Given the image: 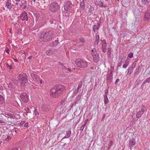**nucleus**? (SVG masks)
I'll list each match as a JSON object with an SVG mask.
<instances>
[{
    "instance_id": "1",
    "label": "nucleus",
    "mask_w": 150,
    "mask_h": 150,
    "mask_svg": "<svg viewBox=\"0 0 150 150\" xmlns=\"http://www.w3.org/2000/svg\"><path fill=\"white\" fill-rule=\"evenodd\" d=\"M64 88V87L62 85H56L51 90L50 95L54 98L60 96L62 94Z\"/></svg>"
},
{
    "instance_id": "2",
    "label": "nucleus",
    "mask_w": 150,
    "mask_h": 150,
    "mask_svg": "<svg viewBox=\"0 0 150 150\" xmlns=\"http://www.w3.org/2000/svg\"><path fill=\"white\" fill-rule=\"evenodd\" d=\"M53 37L52 32L49 31L46 32L44 33H41L39 35V40L42 42H47L51 40Z\"/></svg>"
},
{
    "instance_id": "3",
    "label": "nucleus",
    "mask_w": 150,
    "mask_h": 150,
    "mask_svg": "<svg viewBox=\"0 0 150 150\" xmlns=\"http://www.w3.org/2000/svg\"><path fill=\"white\" fill-rule=\"evenodd\" d=\"M75 63L78 67L82 68L86 67L90 64L89 63L81 59H76L75 61Z\"/></svg>"
},
{
    "instance_id": "4",
    "label": "nucleus",
    "mask_w": 150,
    "mask_h": 150,
    "mask_svg": "<svg viewBox=\"0 0 150 150\" xmlns=\"http://www.w3.org/2000/svg\"><path fill=\"white\" fill-rule=\"evenodd\" d=\"M60 8L59 5L56 2H54L50 4L49 7V10L53 12L57 11Z\"/></svg>"
},
{
    "instance_id": "5",
    "label": "nucleus",
    "mask_w": 150,
    "mask_h": 150,
    "mask_svg": "<svg viewBox=\"0 0 150 150\" xmlns=\"http://www.w3.org/2000/svg\"><path fill=\"white\" fill-rule=\"evenodd\" d=\"M17 81L19 82L21 81L25 83H27L28 81L27 75L23 73L20 74L18 77V79Z\"/></svg>"
},
{
    "instance_id": "6",
    "label": "nucleus",
    "mask_w": 150,
    "mask_h": 150,
    "mask_svg": "<svg viewBox=\"0 0 150 150\" xmlns=\"http://www.w3.org/2000/svg\"><path fill=\"white\" fill-rule=\"evenodd\" d=\"M91 54L93 57V61L95 63L98 62L100 58L99 54L97 53L96 49H92Z\"/></svg>"
},
{
    "instance_id": "7",
    "label": "nucleus",
    "mask_w": 150,
    "mask_h": 150,
    "mask_svg": "<svg viewBox=\"0 0 150 150\" xmlns=\"http://www.w3.org/2000/svg\"><path fill=\"white\" fill-rule=\"evenodd\" d=\"M72 5V3L70 1H66L64 3V9L67 11H69L71 9Z\"/></svg>"
},
{
    "instance_id": "8",
    "label": "nucleus",
    "mask_w": 150,
    "mask_h": 150,
    "mask_svg": "<svg viewBox=\"0 0 150 150\" xmlns=\"http://www.w3.org/2000/svg\"><path fill=\"white\" fill-rule=\"evenodd\" d=\"M20 17V19L23 21L25 20L26 21H28V18L27 16V14L26 12L24 11L21 13L19 17H18V18H19Z\"/></svg>"
},
{
    "instance_id": "9",
    "label": "nucleus",
    "mask_w": 150,
    "mask_h": 150,
    "mask_svg": "<svg viewBox=\"0 0 150 150\" xmlns=\"http://www.w3.org/2000/svg\"><path fill=\"white\" fill-rule=\"evenodd\" d=\"M20 97L24 102L26 103L28 101V97L27 94L24 93H22L20 95Z\"/></svg>"
},
{
    "instance_id": "10",
    "label": "nucleus",
    "mask_w": 150,
    "mask_h": 150,
    "mask_svg": "<svg viewBox=\"0 0 150 150\" xmlns=\"http://www.w3.org/2000/svg\"><path fill=\"white\" fill-rule=\"evenodd\" d=\"M150 19V11L148 10L145 13V15L144 18V21H146Z\"/></svg>"
},
{
    "instance_id": "11",
    "label": "nucleus",
    "mask_w": 150,
    "mask_h": 150,
    "mask_svg": "<svg viewBox=\"0 0 150 150\" xmlns=\"http://www.w3.org/2000/svg\"><path fill=\"white\" fill-rule=\"evenodd\" d=\"M56 50L55 49H51L46 51L45 53L47 55L50 56L52 55Z\"/></svg>"
},
{
    "instance_id": "12",
    "label": "nucleus",
    "mask_w": 150,
    "mask_h": 150,
    "mask_svg": "<svg viewBox=\"0 0 150 150\" xmlns=\"http://www.w3.org/2000/svg\"><path fill=\"white\" fill-rule=\"evenodd\" d=\"M136 141L134 139L132 138L130 139L128 144L130 147V149L132 148L136 144Z\"/></svg>"
},
{
    "instance_id": "13",
    "label": "nucleus",
    "mask_w": 150,
    "mask_h": 150,
    "mask_svg": "<svg viewBox=\"0 0 150 150\" xmlns=\"http://www.w3.org/2000/svg\"><path fill=\"white\" fill-rule=\"evenodd\" d=\"M144 110L145 109L142 108L140 111L137 112L136 115L137 117L138 118L140 117L144 113Z\"/></svg>"
},
{
    "instance_id": "14",
    "label": "nucleus",
    "mask_w": 150,
    "mask_h": 150,
    "mask_svg": "<svg viewBox=\"0 0 150 150\" xmlns=\"http://www.w3.org/2000/svg\"><path fill=\"white\" fill-rule=\"evenodd\" d=\"M6 5L7 8L11 9L12 8L11 0H7Z\"/></svg>"
},
{
    "instance_id": "15",
    "label": "nucleus",
    "mask_w": 150,
    "mask_h": 150,
    "mask_svg": "<svg viewBox=\"0 0 150 150\" xmlns=\"http://www.w3.org/2000/svg\"><path fill=\"white\" fill-rule=\"evenodd\" d=\"M42 109L43 110L47 111L50 109V107L47 105H43L41 106Z\"/></svg>"
},
{
    "instance_id": "16",
    "label": "nucleus",
    "mask_w": 150,
    "mask_h": 150,
    "mask_svg": "<svg viewBox=\"0 0 150 150\" xmlns=\"http://www.w3.org/2000/svg\"><path fill=\"white\" fill-rule=\"evenodd\" d=\"M100 23H98L97 25H95L93 27V30L94 33L96 32V30H98V29L99 27Z\"/></svg>"
},
{
    "instance_id": "17",
    "label": "nucleus",
    "mask_w": 150,
    "mask_h": 150,
    "mask_svg": "<svg viewBox=\"0 0 150 150\" xmlns=\"http://www.w3.org/2000/svg\"><path fill=\"white\" fill-rule=\"evenodd\" d=\"M30 76L31 77L33 78V79L34 80L36 81L38 79V75L33 73H32L30 74Z\"/></svg>"
},
{
    "instance_id": "18",
    "label": "nucleus",
    "mask_w": 150,
    "mask_h": 150,
    "mask_svg": "<svg viewBox=\"0 0 150 150\" xmlns=\"http://www.w3.org/2000/svg\"><path fill=\"white\" fill-rule=\"evenodd\" d=\"M71 134V132L70 130L69 131H67L66 132V135L62 139L69 138L70 137Z\"/></svg>"
},
{
    "instance_id": "19",
    "label": "nucleus",
    "mask_w": 150,
    "mask_h": 150,
    "mask_svg": "<svg viewBox=\"0 0 150 150\" xmlns=\"http://www.w3.org/2000/svg\"><path fill=\"white\" fill-rule=\"evenodd\" d=\"M81 97L80 96H78L76 98V100L75 102V105L77 104H79L81 102Z\"/></svg>"
},
{
    "instance_id": "20",
    "label": "nucleus",
    "mask_w": 150,
    "mask_h": 150,
    "mask_svg": "<svg viewBox=\"0 0 150 150\" xmlns=\"http://www.w3.org/2000/svg\"><path fill=\"white\" fill-rule=\"evenodd\" d=\"M84 2V0H83L81 2L80 4V7L83 10H84L85 8V5Z\"/></svg>"
},
{
    "instance_id": "21",
    "label": "nucleus",
    "mask_w": 150,
    "mask_h": 150,
    "mask_svg": "<svg viewBox=\"0 0 150 150\" xmlns=\"http://www.w3.org/2000/svg\"><path fill=\"white\" fill-rule=\"evenodd\" d=\"M104 101L105 104H107L109 102L108 100L107 97V95L105 94L104 96Z\"/></svg>"
},
{
    "instance_id": "22",
    "label": "nucleus",
    "mask_w": 150,
    "mask_h": 150,
    "mask_svg": "<svg viewBox=\"0 0 150 150\" xmlns=\"http://www.w3.org/2000/svg\"><path fill=\"white\" fill-rule=\"evenodd\" d=\"M133 68L132 67L130 66L128 68V72H127V75H130L132 72V70H133Z\"/></svg>"
},
{
    "instance_id": "23",
    "label": "nucleus",
    "mask_w": 150,
    "mask_h": 150,
    "mask_svg": "<svg viewBox=\"0 0 150 150\" xmlns=\"http://www.w3.org/2000/svg\"><path fill=\"white\" fill-rule=\"evenodd\" d=\"M99 39V35H96V40L94 42V44L95 45H97L98 43V41Z\"/></svg>"
},
{
    "instance_id": "24",
    "label": "nucleus",
    "mask_w": 150,
    "mask_h": 150,
    "mask_svg": "<svg viewBox=\"0 0 150 150\" xmlns=\"http://www.w3.org/2000/svg\"><path fill=\"white\" fill-rule=\"evenodd\" d=\"M27 3L26 1L24 0L22 2V4L24 6L23 7V9H25L27 7L26 5L27 4Z\"/></svg>"
},
{
    "instance_id": "25",
    "label": "nucleus",
    "mask_w": 150,
    "mask_h": 150,
    "mask_svg": "<svg viewBox=\"0 0 150 150\" xmlns=\"http://www.w3.org/2000/svg\"><path fill=\"white\" fill-rule=\"evenodd\" d=\"M24 110L26 112V115H27V113H31V111L30 110V108L28 107H25L24 108Z\"/></svg>"
},
{
    "instance_id": "26",
    "label": "nucleus",
    "mask_w": 150,
    "mask_h": 150,
    "mask_svg": "<svg viewBox=\"0 0 150 150\" xmlns=\"http://www.w3.org/2000/svg\"><path fill=\"white\" fill-rule=\"evenodd\" d=\"M140 80H137L136 81L134 84V88L137 87V86L139 84V82H140Z\"/></svg>"
},
{
    "instance_id": "27",
    "label": "nucleus",
    "mask_w": 150,
    "mask_h": 150,
    "mask_svg": "<svg viewBox=\"0 0 150 150\" xmlns=\"http://www.w3.org/2000/svg\"><path fill=\"white\" fill-rule=\"evenodd\" d=\"M111 48H108L107 49V54L108 57H110L111 54Z\"/></svg>"
},
{
    "instance_id": "28",
    "label": "nucleus",
    "mask_w": 150,
    "mask_h": 150,
    "mask_svg": "<svg viewBox=\"0 0 150 150\" xmlns=\"http://www.w3.org/2000/svg\"><path fill=\"white\" fill-rule=\"evenodd\" d=\"M124 61L123 60H118V63L117 64V67H120L122 65V63Z\"/></svg>"
},
{
    "instance_id": "29",
    "label": "nucleus",
    "mask_w": 150,
    "mask_h": 150,
    "mask_svg": "<svg viewBox=\"0 0 150 150\" xmlns=\"http://www.w3.org/2000/svg\"><path fill=\"white\" fill-rule=\"evenodd\" d=\"M82 83L81 82H80L78 86V87L77 88V90H78V91H79V92H80L81 90V88L82 87Z\"/></svg>"
},
{
    "instance_id": "30",
    "label": "nucleus",
    "mask_w": 150,
    "mask_h": 150,
    "mask_svg": "<svg viewBox=\"0 0 150 150\" xmlns=\"http://www.w3.org/2000/svg\"><path fill=\"white\" fill-rule=\"evenodd\" d=\"M143 4L145 5H148L150 3V0H142Z\"/></svg>"
},
{
    "instance_id": "31",
    "label": "nucleus",
    "mask_w": 150,
    "mask_h": 150,
    "mask_svg": "<svg viewBox=\"0 0 150 150\" xmlns=\"http://www.w3.org/2000/svg\"><path fill=\"white\" fill-rule=\"evenodd\" d=\"M101 49L102 50L103 52L104 53L105 52L107 49L106 46H102Z\"/></svg>"
},
{
    "instance_id": "32",
    "label": "nucleus",
    "mask_w": 150,
    "mask_h": 150,
    "mask_svg": "<svg viewBox=\"0 0 150 150\" xmlns=\"http://www.w3.org/2000/svg\"><path fill=\"white\" fill-rule=\"evenodd\" d=\"M4 102V98L0 95V103L2 104Z\"/></svg>"
},
{
    "instance_id": "33",
    "label": "nucleus",
    "mask_w": 150,
    "mask_h": 150,
    "mask_svg": "<svg viewBox=\"0 0 150 150\" xmlns=\"http://www.w3.org/2000/svg\"><path fill=\"white\" fill-rule=\"evenodd\" d=\"M102 46H107L106 41L105 40H101Z\"/></svg>"
},
{
    "instance_id": "34",
    "label": "nucleus",
    "mask_w": 150,
    "mask_h": 150,
    "mask_svg": "<svg viewBox=\"0 0 150 150\" xmlns=\"http://www.w3.org/2000/svg\"><path fill=\"white\" fill-rule=\"evenodd\" d=\"M36 83L37 84H39V82L40 83V84H42V80L41 79H40L39 78L38 79V80L36 81Z\"/></svg>"
},
{
    "instance_id": "35",
    "label": "nucleus",
    "mask_w": 150,
    "mask_h": 150,
    "mask_svg": "<svg viewBox=\"0 0 150 150\" xmlns=\"http://www.w3.org/2000/svg\"><path fill=\"white\" fill-rule=\"evenodd\" d=\"M138 60H135L134 62L132 64V65L130 66L131 67H132V68L134 67L136 65V64L138 61Z\"/></svg>"
},
{
    "instance_id": "36",
    "label": "nucleus",
    "mask_w": 150,
    "mask_h": 150,
    "mask_svg": "<svg viewBox=\"0 0 150 150\" xmlns=\"http://www.w3.org/2000/svg\"><path fill=\"white\" fill-rule=\"evenodd\" d=\"M125 58V57L124 56H123L122 55H120L119 57V60H123L124 61Z\"/></svg>"
},
{
    "instance_id": "37",
    "label": "nucleus",
    "mask_w": 150,
    "mask_h": 150,
    "mask_svg": "<svg viewBox=\"0 0 150 150\" xmlns=\"http://www.w3.org/2000/svg\"><path fill=\"white\" fill-rule=\"evenodd\" d=\"M112 74L111 73H110V75H109V79L110 80V82H111L112 81L113 77H112Z\"/></svg>"
},
{
    "instance_id": "38",
    "label": "nucleus",
    "mask_w": 150,
    "mask_h": 150,
    "mask_svg": "<svg viewBox=\"0 0 150 150\" xmlns=\"http://www.w3.org/2000/svg\"><path fill=\"white\" fill-rule=\"evenodd\" d=\"M48 2H44L43 4V5L44 6V8H46L48 6Z\"/></svg>"
},
{
    "instance_id": "39",
    "label": "nucleus",
    "mask_w": 150,
    "mask_h": 150,
    "mask_svg": "<svg viewBox=\"0 0 150 150\" xmlns=\"http://www.w3.org/2000/svg\"><path fill=\"white\" fill-rule=\"evenodd\" d=\"M133 53L132 52H131L128 55V57L129 58H131L133 57Z\"/></svg>"
},
{
    "instance_id": "40",
    "label": "nucleus",
    "mask_w": 150,
    "mask_h": 150,
    "mask_svg": "<svg viewBox=\"0 0 150 150\" xmlns=\"http://www.w3.org/2000/svg\"><path fill=\"white\" fill-rule=\"evenodd\" d=\"M53 43V45L54 46L56 45L58 43V41L57 40H56L52 42Z\"/></svg>"
},
{
    "instance_id": "41",
    "label": "nucleus",
    "mask_w": 150,
    "mask_h": 150,
    "mask_svg": "<svg viewBox=\"0 0 150 150\" xmlns=\"http://www.w3.org/2000/svg\"><path fill=\"white\" fill-rule=\"evenodd\" d=\"M65 98H63L62 99L60 103L61 105H63L64 103L65 100Z\"/></svg>"
},
{
    "instance_id": "42",
    "label": "nucleus",
    "mask_w": 150,
    "mask_h": 150,
    "mask_svg": "<svg viewBox=\"0 0 150 150\" xmlns=\"http://www.w3.org/2000/svg\"><path fill=\"white\" fill-rule=\"evenodd\" d=\"M79 40L80 42H85V40H84V38L82 37L80 38Z\"/></svg>"
},
{
    "instance_id": "43",
    "label": "nucleus",
    "mask_w": 150,
    "mask_h": 150,
    "mask_svg": "<svg viewBox=\"0 0 150 150\" xmlns=\"http://www.w3.org/2000/svg\"><path fill=\"white\" fill-rule=\"evenodd\" d=\"M7 67L8 69H12V67L11 65H9L8 63L6 64Z\"/></svg>"
},
{
    "instance_id": "44",
    "label": "nucleus",
    "mask_w": 150,
    "mask_h": 150,
    "mask_svg": "<svg viewBox=\"0 0 150 150\" xmlns=\"http://www.w3.org/2000/svg\"><path fill=\"white\" fill-rule=\"evenodd\" d=\"M85 125H83L81 126L80 127V130L81 132L82 131H83L84 127H85Z\"/></svg>"
},
{
    "instance_id": "45",
    "label": "nucleus",
    "mask_w": 150,
    "mask_h": 150,
    "mask_svg": "<svg viewBox=\"0 0 150 150\" xmlns=\"http://www.w3.org/2000/svg\"><path fill=\"white\" fill-rule=\"evenodd\" d=\"M6 115L11 117H13V115L10 113H8L7 114H6Z\"/></svg>"
},
{
    "instance_id": "46",
    "label": "nucleus",
    "mask_w": 150,
    "mask_h": 150,
    "mask_svg": "<svg viewBox=\"0 0 150 150\" xmlns=\"http://www.w3.org/2000/svg\"><path fill=\"white\" fill-rule=\"evenodd\" d=\"M145 80L146 82L149 83L150 82V77L147 78Z\"/></svg>"
},
{
    "instance_id": "47",
    "label": "nucleus",
    "mask_w": 150,
    "mask_h": 150,
    "mask_svg": "<svg viewBox=\"0 0 150 150\" xmlns=\"http://www.w3.org/2000/svg\"><path fill=\"white\" fill-rule=\"evenodd\" d=\"M11 139V137L10 136H7V137L6 138L5 140L6 141L8 142V141L9 140Z\"/></svg>"
},
{
    "instance_id": "48",
    "label": "nucleus",
    "mask_w": 150,
    "mask_h": 150,
    "mask_svg": "<svg viewBox=\"0 0 150 150\" xmlns=\"http://www.w3.org/2000/svg\"><path fill=\"white\" fill-rule=\"evenodd\" d=\"M111 69H110V73H111L112 74H113V73L114 71V67H112V66H111Z\"/></svg>"
},
{
    "instance_id": "49",
    "label": "nucleus",
    "mask_w": 150,
    "mask_h": 150,
    "mask_svg": "<svg viewBox=\"0 0 150 150\" xmlns=\"http://www.w3.org/2000/svg\"><path fill=\"white\" fill-rule=\"evenodd\" d=\"M99 6L100 7H102L103 6V4L102 1H100L99 2Z\"/></svg>"
},
{
    "instance_id": "50",
    "label": "nucleus",
    "mask_w": 150,
    "mask_h": 150,
    "mask_svg": "<svg viewBox=\"0 0 150 150\" xmlns=\"http://www.w3.org/2000/svg\"><path fill=\"white\" fill-rule=\"evenodd\" d=\"M34 111L35 112V115H39L38 112L37 111V109L36 108H34Z\"/></svg>"
},
{
    "instance_id": "51",
    "label": "nucleus",
    "mask_w": 150,
    "mask_h": 150,
    "mask_svg": "<svg viewBox=\"0 0 150 150\" xmlns=\"http://www.w3.org/2000/svg\"><path fill=\"white\" fill-rule=\"evenodd\" d=\"M79 91L78 90H77V89H75L74 91V93L75 94H76L78 92H79Z\"/></svg>"
},
{
    "instance_id": "52",
    "label": "nucleus",
    "mask_w": 150,
    "mask_h": 150,
    "mask_svg": "<svg viewBox=\"0 0 150 150\" xmlns=\"http://www.w3.org/2000/svg\"><path fill=\"white\" fill-rule=\"evenodd\" d=\"M128 66H127V65H126V64H124L123 65V66H122V68H126Z\"/></svg>"
},
{
    "instance_id": "53",
    "label": "nucleus",
    "mask_w": 150,
    "mask_h": 150,
    "mask_svg": "<svg viewBox=\"0 0 150 150\" xmlns=\"http://www.w3.org/2000/svg\"><path fill=\"white\" fill-rule=\"evenodd\" d=\"M113 143V142L112 141H111L110 142V144H109L110 146H111L112 145V144Z\"/></svg>"
},
{
    "instance_id": "54",
    "label": "nucleus",
    "mask_w": 150,
    "mask_h": 150,
    "mask_svg": "<svg viewBox=\"0 0 150 150\" xmlns=\"http://www.w3.org/2000/svg\"><path fill=\"white\" fill-rule=\"evenodd\" d=\"M120 81V79H116V81H115V83L116 84H117V83L119 82Z\"/></svg>"
},
{
    "instance_id": "55",
    "label": "nucleus",
    "mask_w": 150,
    "mask_h": 150,
    "mask_svg": "<svg viewBox=\"0 0 150 150\" xmlns=\"http://www.w3.org/2000/svg\"><path fill=\"white\" fill-rule=\"evenodd\" d=\"M28 123L27 122L24 125V126L25 127H27L28 126Z\"/></svg>"
},
{
    "instance_id": "56",
    "label": "nucleus",
    "mask_w": 150,
    "mask_h": 150,
    "mask_svg": "<svg viewBox=\"0 0 150 150\" xmlns=\"http://www.w3.org/2000/svg\"><path fill=\"white\" fill-rule=\"evenodd\" d=\"M62 68L63 69H67V67L65 66H64V65L62 67Z\"/></svg>"
},
{
    "instance_id": "57",
    "label": "nucleus",
    "mask_w": 150,
    "mask_h": 150,
    "mask_svg": "<svg viewBox=\"0 0 150 150\" xmlns=\"http://www.w3.org/2000/svg\"><path fill=\"white\" fill-rule=\"evenodd\" d=\"M108 89H106L105 90V94H106L107 95V94L108 93Z\"/></svg>"
},
{
    "instance_id": "58",
    "label": "nucleus",
    "mask_w": 150,
    "mask_h": 150,
    "mask_svg": "<svg viewBox=\"0 0 150 150\" xmlns=\"http://www.w3.org/2000/svg\"><path fill=\"white\" fill-rule=\"evenodd\" d=\"M129 62H128L126 61L125 62V64H126L127 66H128V65H129Z\"/></svg>"
},
{
    "instance_id": "59",
    "label": "nucleus",
    "mask_w": 150,
    "mask_h": 150,
    "mask_svg": "<svg viewBox=\"0 0 150 150\" xmlns=\"http://www.w3.org/2000/svg\"><path fill=\"white\" fill-rule=\"evenodd\" d=\"M58 63L59 65L62 66V67L64 65V64L63 63H61L60 62H58Z\"/></svg>"
},
{
    "instance_id": "60",
    "label": "nucleus",
    "mask_w": 150,
    "mask_h": 150,
    "mask_svg": "<svg viewBox=\"0 0 150 150\" xmlns=\"http://www.w3.org/2000/svg\"><path fill=\"white\" fill-rule=\"evenodd\" d=\"M105 114H103V118H102V120H103V119L105 117Z\"/></svg>"
},
{
    "instance_id": "61",
    "label": "nucleus",
    "mask_w": 150,
    "mask_h": 150,
    "mask_svg": "<svg viewBox=\"0 0 150 150\" xmlns=\"http://www.w3.org/2000/svg\"><path fill=\"white\" fill-rule=\"evenodd\" d=\"M24 123L25 122H24V121H22L21 122L20 124L21 125H23Z\"/></svg>"
},
{
    "instance_id": "62",
    "label": "nucleus",
    "mask_w": 150,
    "mask_h": 150,
    "mask_svg": "<svg viewBox=\"0 0 150 150\" xmlns=\"http://www.w3.org/2000/svg\"><path fill=\"white\" fill-rule=\"evenodd\" d=\"M146 83V81H145V80H144V82H143L142 83V86L145 83Z\"/></svg>"
},
{
    "instance_id": "63",
    "label": "nucleus",
    "mask_w": 150,
    "mask_h": 150,
    "mask_svg": "<svg viewBox=\"0 0 150 150\" xmlns=\"http://www.w3.org/2000/svg\"><path fill=\"white\" fill-rule=\"evenodd\" d=\"M32 58V56H30L28 58V59H31Z\"/></svg>"
},
{
    "instance_id": "64",
    "label": "nucleus",
    "mask_w": 150,
    "mask_h": 150,
    "mask_svg": "<svg viewBox=\"0 0 150 150\" xmlns=\"http://www.w3.org/2000/svg\"><path fill=\"white\" fill-rule=\"evenodd\" d=\"M11 150H18L17 148H15Z\"/></svg>"
}]
</instances>
